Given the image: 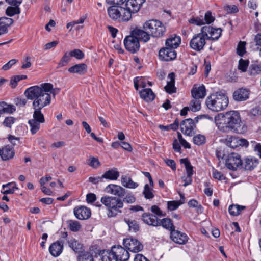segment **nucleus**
I'll use <instances>...</instances> for the list:
<instances>
[{
	"label": "nucleus",
	"instance_id": "obj_26",
	"mask_svg": "<svg viewBox=\"0 0 261 261\" xmlns=\"http://www.w3.org/2000/svg\"><path fill=\"white\" fill-rule=\"evenodd\" d=\"M13 23V19L10 17H0V35L7 33L8 28Z\"/></svg>",
	"mask_w": 261,
	"mask_h": 261
},
{
	"label": "nucleus",
	"instance_id": "obj_27",
	"mask_svg": "<svg viewBox=\"0 0 261 261\" xmlns=\"http://www.w3.org/2000/svg\"><path fill=\"white\" fill-rule=\"evenodd\" d=\"M68 71L70 73H76L79 75L84 74L87 71V66L84 63L77 64L70 67Z\"/></svg>",
	"mask_w": 261,
	"mask_h": 261
},
{
	"label": "nucleus",
	"instance_id": "obj_36",
	"mask_svg": "<svg viewBox=\"0 0 261 261\" xmlns=\"http://www.w3.org/2000/svg\"><path fill=\"white\" fill-rule=\"evenodd\" d=\"M258 164V161L255 158H247L245 160L244 167L246 170H253Z\"/></svg>",
	"mask_w": 261,
	"mask_h": 261
},
{
	"label": "nucleus",
	"instance_id": "obj_45",
	"mask_svg": "<svg viewBox=\"0 0 261 261\" xmlns=\"http://www.w3.org/2000/svg\"><path fill=\"white\" fill-rule=\"evenodd\" d=\"M20 12L19 6H10L6 10V14L8 16H13L19 14Z\"/></svg>",
	"mask_w": 261,
	"mask_h": 261
},
{
	"label": "nucleus",
	"instance_id": "obj_16",
	"mask_svg": "<svg viewBox=\"0 0 261 261\" xmlns=\"http://www.w3.org/2000/svg\"><path fill=\"white\" fill-rule=\"evenodd\" d=\"M170 237L174 242L180 245L185 244L189 239L188 236L185 233L175 229L170 232Z\"/></svg>",
	"mask_w": 261,
	"mask_h": 261
},
{
	"label": "nucleus",
	"instance_id": "obj_4",
	"mask_svg": "<svg viewBox=\"0 0 261 261\" xmlns=\"http://www.w3.org/2000/svg\"><path fill=\"white\" fill-rule=\"evenodd\" d=\"M53 85L50 83H44L38 86H34L27 88L24 94L28 99L34 100L39 97L44 92H50L55 93L52 91Z\"/></svg>",
	"mask_w": 261,
	"mask_h": 261
},
{
	"label": "nucleus",
	"instance_id": "obj_18",
	"mask_svg": "<svg viewBox=\"0 0 261 261\" xmlns=\"http://www.w3.org/2000/svg\"><path fill=\"white\" fill-rule=\"evenodd\" d=\"M75 216L79 220H85L88 219L91 216V210L84 206L74 208Z\"/></svg>",
	"mask_w": 261,
	"mask_h": 261
},
{
	"label": "nucleus",
	"instance_id": "obj_19",
	"mask_svg": "<svg viewBox=\"0 0 261 261\" xmlns=\"http://www.w3.org/2000/svg\"><path fill=\"white\" fill-rule=\"evenodd\" d=\"M130 33L137 37L139 41L141 40L144 42H148L150 38V35L148 32L137 27L132 30Z\"/></svg>",
	"mask_w": 261,
	"mask_h": 261
},
{
	"label": "nucleus",
	"instance_id": "obj_42",
	"mask_svg": "<svg viewBox=\"0 0 261 261\" xmlns=\"http://www.w3.org/2000/svg\"><path fill=\"white\" fill-rule=\"evenodd\" d=\"M28 123L30 126V131L32 134H36L40 128V124L42 122H39L38 121H35V120L31 119L28 121Z\"/></svg>",
	"mask_w": 261,
	"mask_h": 261
},
{
	"label": "nucleus",
	"instance_id": "obj_6",
	"mask_svg": "<svg viewBox=\"0 0 261 261\" xmlns=\"http://www.w3.org/2000/svg\"><path fill=\"white\" fill-rule=\"evenodd\" d=\"M123 43L125 49L132 54L136 53L140 47L138 39L130 33L125 37Z\"/></svg>",
	"mask_w": 261,
	"mask_h": 261
},
{
	"label": "nucleus",
	"instance_id": "obj_11",
	"mask_svg": "<svg viewBox=\"0 0 261 261\" xmlns=\"http://www.w3.org/2000/svg\"><path fill=\"white\" fill-rule=\"evenodd\" d=\"M145 0H126L124 9L131 16L133 14L138 12Z\"/></svg>",
	"mask_w": 261,
	"mask_h": 261
},
{
	"label": "nucleus",
	"instance_id": "obj_13",
	"mask_svg": "<svg viewBox=\"0 0 261 261\" xmlns=\"http://www.w3.org/2000/svg\"><path fill=\"white\" fill-rule=\"evenodd\" d=\"M111 250L117 261H126L129 258L128 251L120 245L113 246Z\"/></svg>",
	"mask_w": 261,
	"mask_h": 261
},
{
	"label": "nucleus",
	"instance_id": "obj_28",
	"mask_svg": "<svg viewBox=\"0 0 261 261\" xmlns=\"http://www.w3.org/2000/svg\"><path fill=\"white\" fill-rule=\"evenodd\" d=\"M140 97L147 102H150L155 98V94L150 88H146L140 91Z\"/></svg>",
	"mask_w": 261,
	"mask_h": 261
},
{
	"label": "nucleus",
	"instance_id": "obj_43",
	"mask_svg": "<svg viewBox=\"0 0 261 261\" xmlns=\"http://www.w3.org/2000/svg\"><path fill=\"white\" fill-rule=\"evenodd\" d=\"M71 57L69 51H66L64 54L59 63H58L57 68H60L66 66L70 61Z\"/></svg>",
	"mask_w": 261,
	"mask_h": 261
},
{
	"label": "nucleus",
	"instance_id": "obj_39",
	"mask_svg": "<svg viewBox=\"0 0 261 261\" xmlns=\"http://www.w3.org/2000/svg\"><path fill=\"white\" fill-rule=\"evenodd\" d=\"M248 73L251 76L261 74V64H251L249 67Z\"/></svg>",
	"mask_w": 261,
	"mask_h": 261
},
{
	"label": "nucleus",
	"instance_id": "obj_10",
	"mask_svg": "<svg viewBox=\"0 0 261 261\" xmlns=\"http://www.w3.org/2000/svg\"><path fill=\"white\" fill-rule=\"evenodd\" d=\"M49 92H44L32 103L33 109H43L50 103L51 96Z\"/></svg>",
	"mask_w": 261,
	"mask_h": 261
},
{
	"label": "nucleus",
	"instance_id": "obj_22",
	"mask_svg": "<svg viewBox=\"0 0 261 261\" xmlns=\"http://www.w3.org/2000/svg\"><path fill=\"white\" fill-rule=\"evenodd\" d=\"M142 220L145 224L150 226L156 227L160 225L159 220L157 217L150 213H143L142 215Z\"/></svg>",
	"mask_w": 261,
	"mask_h": 261
},
{
	"label": "nucleus",
	"instance_id": "obj_24",
	"mask_svg": "<svg viewBox=\"0 0 261 261\" xmlns=\"http://www.w3.org/2000/svg\"><path fill=\"white\" fill-rule=\"evenodd\" d=\"M193 98L202 99L206 95V89L203 85L199 87H194L191 90Z\"/></svg>",
	"mask_w": 261,
	"mask_h": 261
},
{
	"label": "nucleus",
	"instance_id": "obj_2",
	"mask_svg": "<svg viewBox=\"0 0 261 261\" xmlns=\"http://www.w3.org/2000/svg\"><path fill=\"white\" fill-rule=\"evenodd\" d=\"M229 103L228 97L220 92L212 94L206 99V105L207 108L215 112L224 110Z\"/></svg>",
	"mask_w": 261,
	"mask_h": 261
},
{
	"label": "nucleus",
	"instance_id": "obj_15",
	"mask_svg": "<svg viewBox=\"0 0 261 261\" xmlns=\"http://www.w3.org/2000/svg\"><path fill=\"white\" fill-rule=\"evenodd\" d=\"M105 191L110 194L117 196V197H123L126 190L120 186L115 184H109L105 189Z\"/></svg>",
	"mask_w": 261,
	"mask_h": 261
},
{
	"label": "nucleus",
	"instance_id": "obj_33",
	"mask_svg": "<svg viewBox=\"0 0 261 261\" xmlns=\"http://www.w3.org/2000/svg\"><path fill=\"white\" fill-rule=\"evenodd\" d=\"M122 185L127 188L135 189L138 186V184L133 181L132 179L127 176H122L121 177Z\"/></svg>",
	"mask_w": 261,
	"mask_h": 261
},
{
	"label": "nucleus",
	"instance_id": "obj_21",
	"mask_svg": "<svg viewBox=\"0 0 261 261\" xmlns=\"http://www.w3.org/2000/svg\"><path fill=\"white\" fill-rule=\"evenodd\" d=\"M64 246V241L58 240L51 244L49 247L50 253L55 257L59 256L62 252Z\"/></svg>",
	"mask_w": 261,
	"mask_h": 261
},
{
	"label": "nucleus",
	"instance_id": "obj_23",
	"mask_svg": "<svg viewBox=\"0 0 261 261\" xmlns=\"http://www.w3.org/2000/svg\"><path fill=\"white\" fill-rule=\"evenodd\" d=\"M15 152L13 147L6 145L0 149V156L4 161L9 160L13 158Z\"/></svg>",
	"mask_w": 261,
	"mask_h": 261
},
{
	"label": "nucleus",
	"instance_id": "obj_60",
	"mask_svg": "<svg viewBox=\"0 0 261 261\" xmlns=\"http://www.w3.org/2000/svg\"><path fill=\"white\" fill-rule=\"evenodd\" d=\"M224 9L228 13H235L239 11L236 5H226L224 7Z\"/></svg>",
	"mask_w": 261,
	"mask_h": 261
},
{
	"label": "nucleus",
	"instance_id": "obj_61",
	"mask_svg": "<svg viewBox=\"0 0 261 261\" xmlns=\"http://www.w3.org/2000/svg\"><path fill=\"white\" fill-rule=\"evenodd\" d=\"M85 20V18L81 17L78 20L73 21L70 22H69L67 24L66 27L69 29L70 28V30L75 25L77 24L83 23Z\"/></svg>",
	"mask_w": 261,
	"mask_h": 261
},
{
	"label": "nucleus",
	"instance_id": "obj_40",
	"mask_svg": "<svg viewBox=\"0 0 261 261\" xmlns=\"http://www.w3.org/2000/svg\"><path fill=\"white\" fill-rule=\"evenodd\" d=\"M225 143L227 146L233 149L239 147L238 138L232 136H228L225 139Z\"/></svg>",
	"mask_w": 261,
	"mask_h": 261
},
{
	"label": "nucleus",
	"instance_id": "obj_50",
	"mask_svg": "<svg viewBox=\"0 0 261 261\" xmlns=\"http://www.w3.org/2000/svg\"><path fill=\"white\" fill-rule=\"evenodd\" d=\"M68 226L70 230L73 232L79 231L81 228L80 223L75 220H69L68 222Z\"/></svg>",
	"mask_w": 261,
	"mask_h": 261
},
{
	"label": "nucleus",
	"instance_id": "obj_5",
	"mask_svg": "<svg viewBox=\"0 0 261 261\" xmlns=\"http://www.w3.org/2000/svg\"><path fill=\"white\" fill-rule=\"evenodd\" d=\"M143 29L150 33L153 37H161L166 31V28L161 21L156 19H151L143 24Z\"/></svg>",
	"mask_w": 261,
	"mask_h": 261
},
{
	"label": "nucleus",
	"instance_id": "obj_51",
	"mask_svg": "<svg viewBox=\"0 0 261 261\" xmlns=\"http://www.w3.org/2000/svg\"><path fill=\"white\" fill-rule=\"evenodd\" d=\"M87 163L90 167L96 169L100 166V163L98 158L95 157H90L89 159L87 161Z\"/></svg>",
	"mask_w": 261,
	"mask_h": 261
},
{
	"label": "nucleus",
	"instance_id": "obj_8",
	"mask_svg": "<svg viewBox=\"0 0 261 261\" xmlns=\"http://www.w3.org/2000/svg\"><path fill=\"white\" fill-rule=\"evenodd\" d=\"M206 38L201 31L200 33L195 35L190 42V46L196 51H200L203 49L206 43Z\"/></svg>",
	"mask_w": 261,
	"mask_h": 261
},
{
	"label": "nucleus",
	"instance_id": "obj_7",
	"mask_svg": "<svg viewBox=\"0 0 261 261\" xmlns=\"http://www.w3.org/2000/svg\"><path fill=\"white\" fill-rule=\"evenodd\" d=\"M225 165L227 168L232 170H236L238 168H243V163L240 155L237 153H231L228 154L225 161Z\"/></svg>",
	"mask_w": 261,
	"mask_h": 261
},
{
	"label": "nucleus",
	"instance_id": "obj_56",
	"mask_svg": "<svg viewBox=\"0 0 261 261\" xmlns=\"http://www.w3.org/2000/svg\"><path fill=\"white\" fill-rule=\"evenodd\" d=\"M135 200L136 198L132 193H128L125 197L123 198V199H122V201L123 204L124 202L128 204L133 203L135 202Z\"/></svg>",
	"mask_w": 261,
	"mask_h": 261
},
{
	"label": "nucleus",
	"instance_id": "obj_25",
	"mask_svg": "<svg viewBox=\"0 0 261 261\" xmlns=\"http://www.w3.org/2000/svg\"><path fill=\"white\" fill-rule=\"evenodd\" d=\"M214 20L215 17H191L188 21L191 24L200 26L205 24H210Z\"/></svg>",
	"mask_w": 261,
	"mask_h": 261
},
{
	"label": "nucleus",
	"instance_id": "obj_31",
	"mask_svg": "<svg viewBox=\"0 0 261 261\" xmlns=\"http://www.w3.org/2000/svg\"><path fill=\"white\" fill-rule=\"evenodd\" d=\"M181 42V39L179 36L174 35L168 38L165 42L166 46L170 47L173 49L178 47Z\"/></svg>",
	"mask_w": 261,
	"mask_h": 261
},
{
	"label": "nucleus",
	"instance_id": "obj_46",
	"mask_svg": "<svg viewBox=\"0 0 261 261\" xmlns=\"http://www.w3.org/2000/svg\"><path fill=\"white\" fill-rule=\"evenodd\" d=\"M34 111L33 114V119L39 122L44 123L45 122V118L43 114L41 112V109H33Z\"/></svg>",
	"mask_w": 261,
	"mask_h": 261
},
{
	"label": "nucleus",
	"instance_id": "obj_58",
	"mask_svg": "<svg viewBox=\"0 0 261 261\" xmlns=\"http://www.w3.org/2000/svg\"><path fill=\"white\" fill-rule=\"evenodd\" d=\"M127 223L128 225L129 229L130 231H132L134 232H136L139 230V226L136 221L133 220H128Z\"/></svg>",
	"mask_w": 261,
	"mask_h": 261
},
{
	"label": "nucleus",
	"instance_id": "obj_64",
	"mask_svg": "<svg viewBox=\"0 0 261 261\" xmlns=\"http://www.w3.org/2000/svg\"><path fill=\"white\" fill-rule=\"evenodd\" d=\"M213 176L214 178L218 179V180H223L225 179V177L223 174L218 171L217 170L214 169L212 172Z\"/></svg>",
	"mask_w": 261,
	"mask_h": 261
},
{
	"label": "nucleus",
	"instance_id": "obj_9",
	"mask_svg": "<svg viewBox=\"0 0 261 261\" xmlns=\"http://www.w3.org/2000/svg\"><path fill=\"white\" fill-rule=\"evenodd\" d=\"M201 29L206 39L213 41L217 40L220 37L222 31L220 28H215L211 26H204Z\"/></svg>",
	"mask_w": 261,
	"mask_h": 261
},
{
	"label": "nucleus",
	"instance_id": "obj_53",
	"mask_svg": "<svg viewBox=\"0 0 261 261\" xmlns=\"http://www.w3.org/2000/svg\"><path fill=\"white\" fill-rule=\"evenodd\" d=\"M69 53L71 57H74L77 59L81 60L84 58V54L79 49H74Z\"/></svg>",
	"mask_w": 261,
	"mask_h": 261
},
{
	"label": "nucleus",
	"instance_id": "obj_20",
	"mask_svg": "<svg viewBox=\"0 0 261 261\" xmlns=\"http://www.w3.org/2000/svg\"><path fill=\"white\" fill-rule=\"evenodd\" d=\"M250 94V91L246 88H239L234 91L233 98L235 101H242L247 100Z\"/></svg>",
	"mask_w": 261,
	"mask_h": 261
},
{
	"label": "nucleus",
	"instance_id": "obj_14",
	"mask_svg": "<svg viewBox=\"0 0 261 261\" xmlns=\"http://www.w3.org/2000/svg\"><path fill=\"white\" fill-rule=\"evenodd\" d=\"M176 51L170 47L166 46L161 48L159 52V56L161 60L170 61L176 58Z\"/></svg>",
	"mask_w": 261,
	"mask_h": 261
},
{
	"label": "nucleus",
	"instance_id": "obj_35",
	"mask_svg": "<svg viewBox=\"0 0 261 261\" xmlns=\"http://www.w3.org/2000/svg\"><path fill=\"white\" fill-rule=\"evenodd\" d=\"M180 162L185 166L187 175L189 176V183L192 181V176L193 174V170L190 162L187 158L180 159Z\"/></svg>",
	"mask_w": 261,
	"mask_h": 261
},
{
	"label": "nucleus",
	"instance_id": "obj_32",
	"mask_svg": "<svg viewBox=\"0 0 261 261\" xmlns=\"http://www.w3.org/2000/svg\"><path fill=\"white\" fill-rule=\"evenodd\" d=\"M119 176V172L116 168L110 169L102 175L103 178L111 180H117Z\"/></svg>",
	"mask_w": 261,
	"mask_h": 261
},
{
	"label": "nucleus",
	"instance_id": "obj_63",
	"mask_svg": "<svg viewBox=\"0 0 261 261\" xmlns=\"http://www.w3.org/2000/svg\"><path fill=\"white\" fill-rule=\"evenodd\" d=\"M204 193L207 196H211L213 195V189L210 186V183L208 182H205L204 184Z\"/></svg>",
	"mask_w": 261,
	"mask_h": 261
},
{
	"label": "nucleus",
	"instance_id": "obj_17",
	"mask_svg": "<svg viewBox=\"0 0 261 261\" xmlns=\"http://www.w3.org/2000/svg\"><path fill=\"white\" fill-rule=\"evenodd\" d=\"M181 130L185 135L191 136L192 135L194 127V121L191 119L183 120L180 123Z\"/></svg>",
	"mask_w": 261,
	"mask_h": 261
},
{
	"label": "nucleus",
	"instance_id": "obj_59",
	"mask_svg": "<svg viewBox=\"0 0 261 261\" xmlns=\"http://www.w3.org/2000/svg\"><path fill=\"white\" fill-rule=\"evenodd\" d=\"M249 62L247 60H244L241 59L239 62L238 68L242 72L246 71L247 67L248 66Z\"/></svg>",
	"mask_w": 261,
	"mask_h": 261
},
{
	"label": "nucleus",
	"instance_id": "obj_52",
	"mask_svg": "<svg viewBox=\"0 0 261 261\" xmlns=\"http://www.w3.org/2000/svg\"><path fill=\"white\" fill-rule=\"evenodd\" d=\"M193 142L197 145H201L205 142V137L204 135L198 134L195 136L193 138Z\"/></svg>",
	"mask_w": 261,
	"mask_h": 261
},
{
	"label": "nucleus",
	"instance_id": "obj_62",
	"mask_svg": "<svg viewBox=\"0 0 261 261\" xmlns=\"http://www.w3.org/2000/svg\"><path fill=\"white\" fill-rule=\"evenodd\" d=\"M103 179V177H102V175L100 176H96V177H90L89 178V181L92 183L94 185H97L99 182H102Z\"/></svg>",
	"mask_w": 261,
	"mask_h": 261
},
{
	"label": "nucleus",
	"instance_id": "obj_37",
	"mask_svg": "<svg viewBox=\"0 0 261 261\" xmlns=\"http://www.w3.org/2000/svg\"><path fill=\"white\" fill-rule=\"evenodd\" d=\"M159 226H162L165 229L169 230L170 232L175 229L172 220L168 218L159 220Z\"/></svg>",
	"mask_w": 261,
	"mask_h": 261
},
{
	"label": "nucleus",
	"instance_id": "obj_12",
	"mask_svg": "<svg viewBox=\"0 0 261 261\" xmlns=\"http://www.w3.org/2000/svg\"><path fill=\"white\" fill-rule=\"evenodd\" d=\"M123 245L126 250L134 252H137L143 249V246L139 241L132 238L123 240Z\"/></svg>",
	"mask_w": 261,
	"mask_h": 261
},
{
	"label": "nucleus",
	"instance_id": "obj_1",
	"mask_svg": "<svg viewBox=\"0 0 261 261\" xmlns=\"http://www.w3.org/2000/svg\"><path fill=\"white\" fill-rule=\"evenodd\" d=\"M217 125L218 128L223 132L231 130L238 134H243L247 130V126L241 120L240 113L235 111L223 114Z\"/></svg>",
	"mask_w": 261,
	"mask_h": 261
},
{
	"label": "nucleus",
	"instance_id": "obj_57",
	"mask_svg": "<svg viewBox=\"0 0 261 261\" xmlns=\"http://www.w3.org/2000/svg\"><path fill=\"white\" fill-rule=\"evenodd\" d=\"M182 203L178 201H171L167 203L168 209L170 211L176 210Z\"/></svg>",
	"mask_w": 261,
	"mask_h": 261
},
{
	"label": "nucleus",
	"instance_id": "obj_47",
	"mask_svg": "<svg viewBox=\"0 0 261 261\" xmlns=\"http://www.w3.org/2000/svg\"><path fill=\"white\" fill-rule=\"evenodd\" d=\"M78 261H94L92 254L89 252H81L78 255Z\"/></svg>",
	"mask_w": 261,
	"mask_h": 261
},
{
	"label": "nucleus",
	"instance_id": "obj_55",
	"mask_svg": "<svg viewBox=\"0 0 261 261\" xmlns=\"http://www.w3.org/2000/svg\"><path fill=\"white\" fill-rule=\"evenodd\" d=\"M16 121V119L11 116L6 117L3 122V124L7 127L11 128L12 124H13Z\"/></svg>",
	"mask_w": 261,
	"mask_h": 261
},
{
	"label": "nucleus",
	"instance_id": "obj_29",
	"mask_svg": "<svg viewBox=\"0 0 261 261\" xmlns=\"http://www.w3.org/2000/svg\"><path fill=\"white\" fill-rule=\"evenodd\" d=\"M168 78L170 80L167 82V84L165 87V89L167 93L171 94L176 92L174 73L172 72L169 74Z\"/></svg>",
	"mask_w": 261,
	"mask_h": 261
},
{
	"label": "nucleus",
	"instance_id": "obj_3",
	"mask_svg": "<svg viewBox=\"0 0 261 261\" xmlns=\"http://www.w3.org/2000/svg\"><path fill=\"white\" fill-rule=\"evenodd\" d=\"M100 201L108 210V217H116L118 213H121V208L123 207V204L120 198L105 196L101 198Z\"/></svg>",
	"mask_w": 261,
	"mask_h": 261
},
{
	"label": "nucleus",
	"instance_id": "obj_48",
	"mask_svg": "<svg viewBox=\"0 0 261 261\" xmlns=\"http://www.w3.org/2000/svg\"><path fill=\"white\" fill-rule=\"evenodd\" d=\"M189 108L193 112H197L200 110L201 100L193 98L190 102Z\"/></svg>",
	"mask_w": 261,
	"mask_h": 261
},
{
	"label": "nucleus",
	"instance_id": "obj_49",
	"mask_svg": "<svg viewBox=\"0 0 261 261\" xmlns=\"http://www.w3.org/2000/svg\"><path fill=\"white\" fill-rule=\"evenodd\" d=\"M152 188L150 187L148 184H146L145 185L143 191V194L146 199H150L154 197V194L152 192Z\"/></svg>",
	"mask_w": 261,
	"mask_h": 261
},
{
	"label": "nucleus",
	"instance_id": "obj_38",
	"mask_svg": "<svg viewBox=\"0 0 261 261\" xmlns=\"http://www.w3.org/2000/svg\"><path fill=\"white\" fill-rule=\"evenodd\" d=\"M100 255L101 261H117L112 250H103Z\"/></svg>",
	"mask_w": 261,
	"mask_h": 261
},
{
	"label": "nucleus",
	"instance_id": "obj_41",
	"mask_svg": "<svg viewBox=\"0 0 261 261\" xmlns=\"http://www.w3.org/2000/svg\"><path fill=\"white\" fill-rule=\"evenodd\" d=\"M2 188L3 189L7 188L3 192L4 194H13L14 193L15 190L18 189V187H17L15 182H10L6 185H3Z\"/></svg>",
	"mask_w": 261,
	"mask_h": 261
},
{
	"label": "nucleus",
	"instance_id": "obj_34",
	"mask_svg": "<svg viewBox=\"0 0 261 261\" xmlns=\"http://www.w3.org/2000/svg\"><path fill=\"white\" fill-rule=\"evenodd\" d=\"M15 111L16 108L13 105L7 104L5 102H0V115L5 113L12 114Z\"/></svg>",
	"mask_w": 261,
	"mask_h": 261
},
{
	"label": "nucleus",
	"instance_id": "obj_30",
	"mask_svg": "<svg viewBox=\"0 0 261 261\" xmlns=\"http://www.w3.org/2000/svg\"><path fill=\"white\" fill-rule=\"evenodd\" d=\"M108 13L109 16H121V12H124V7L117 5H112L108 8Z\"/></svg>",
	"mask_w": 261,
	"mask_h": 261
},
{
	"label": "nucleus",
	"instance_id": "obj_54",
	"mask_svg": "<svg viewBox=\"0 0 261 261\" xmlns=\"http://www.w3.org/2000/svg\"><path fill=\"white\" fill-rule=\"evenodd\" d=\"M246 42L244 41H240L238 43L237 48V53L241 57L246 53Z\"/></svg>",
	"mask_w": 261,
	"mask_h": 261
},
{
	"label": "nucleus",
	"instance_id": "obj_44",
	"mask_svg": "<svg viewBox=\"0 0 261 261\" xmlns=\"http://www.w3.org/2000/svg\"><path fill=\"white\" fill-rule=\"evenodd\" d=\"M245 207L244 206L231 205L229 206L228 211L231 215L238 216L240 214L242 210L245 209Z\"/></svg>",
	"mask_w": 261,
	"mask_h": 261
}]
</instances>
